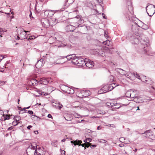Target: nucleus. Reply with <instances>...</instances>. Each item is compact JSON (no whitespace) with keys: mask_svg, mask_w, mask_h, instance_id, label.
I'll return each mask as SVG.
<instances>
[{"mask_svg":"<svg viewBox=\"0 0 155 155\" xmlns=\"http://www.w3.org/2000/svg\"><path fill=\"white\" fill-rule=\"evenodd\" d=\"M130 39V41L133 45L138 44L139 43V41H140L141 45H143L141 46V48H143V51L144 52V53H147V49L145 48L146 47H148L150 45L149 40L148 38L143 36H142L141 37L139 36L138 37L135 36L131 37Z\"/></svg>","mask_w":155,"mask_h":155,"instance_id":"1","label":"nucleus"},{"mask_svg":"<svg viewBox=\"0 0 155 155\" xmlns=\"http://www.w3.org/2000/svg\"><path fill=\"white\" fill-rule=\"evenodd\" d=\"M96 52L98 54V55L104 57L105 56V52L109 53L111 54L113 53L114 52L113 48H109L106 46H103L101 49H96L95 50Z\"/></svg>","mask_w":155,"mask_h":155,"instance_id":"2","label":"nucleus"},{"mask_svg":"<svg viewBox=\"0 0 155 155\" xmlns=\"http://www.w3.org/2000/svg\"><path fill=\"white\" fill-rule=\"evenodd\" d=\"M37 145L35 143H32L26 150V153L28 155H34L36 153Z\"/></svg>","mask_w":155,"mask_h":155,"instance_id":"3","label":"nucleus"},{"mask_svg":"<svg viewBox=\"0 0 155 155\" xmlns=\"http://www.w3.org/2000/svg\"><path fill=\"white\" fill-rule=\"evenodd\" d=\"M146 8L147 13L150 16H152L155 13V5H154L148 4Z\"/></svg>","mask_w":155,"mask_h":155,"instance_id":"4","label":"nucleus"},{"mask_svg":"<svg viewBox=\"0 0 155 155\" xmlns=\"http://www.w3.org/2000/svg\"><path fill=\"white\" fill-rule=\"evenodd\" d=\"M18 36L17 38L18 39L23 40L26 39L27 37L26 36V32L28 31H26L24 30L23 28H19L18 30Z\"/></svg>","mask_w":155,"mask_h":155,"instance_id":"5","label":"nucleus"},{"mask_svg":"<svg viewBox=\"0 0 155 155\" xmlns=\"http://www.w3.org/2000/svg\"><path fill=\"white\" fill-rule=\"evenodd\" d=\"M91 92L88 90H83L81 91L78 94V97H88L91 94Z\"/></svg>","mask_w":155,"mask_h":155,"instance_id":"6","label":"nucleus"},{"mask_svg":"<svg viewBox=\"0 0 155 155\" xmlns=\"http://www.w3.org/2000/svg\"><path fill=\"white\" fill-rule=\"evenodd\" d=\"M114 84H107L102 87V89L106 92L112 90L116 86L114 87L113 86Z\"/></svg>","mask_w":155,"mask_h":155,"instance_id":"7","label":"nucleus"},{"mask_svg":"<svg viewBox=\"0 0 155 155\" xmlns=\"http://www.w3.org/2000/svg\"><path fill=\"white\" fill-rule=\"evenodd\" d=\"M45 62V60L44 58H41L38 60L36 63V67L38 68H39L43 66Z\"/></svg>","mask_w":155,"mask_h":155,"instance_id":"8","label":"nucleus"},{"mask_svg":"<svg viewBox=\"0 0 155 155\" xmlns=\"http://www.w3.org/2000/svg\"><path fill=\"white\" fill-rule=\"evenodd\" d=\"M85 64L84 65L89 68H92L94 66V62L87 58H85Z\"/></svg>","mask_w":155,"mask_h":155,"instance_id":"9","label":"nucleus"},{"mask_svg":"<svg viewBox=\"0 0 155 155\" xmlns=\"http://www.w3.org/2000/svg\"><path fill=\"white\" fill-rule=\"evenodd\" d=\"M85 58L84 59L81 57H79L77 65L81 67H84L85 64Z\"/></svg>","mask_w":155,"mask_h":155,"instance_id":"10","label":"nucleus"},{"mask_svg":"<svg viewBox=\"0 0 155 155\" xmlns=\"http://www.w3.org/2000/svg\"><path fill=\"white\" fill-rule=\"evenodd\" d=\"M126 96L128 97L134 98H136L134 92L132 91H127L126 94Z\"/></svg>","mask_w":155,"mask_h":155,"instance_id":"11","label":"nucleus"},{"mask_svg":"<svg viewBox=\"0 0 155 155\" xmlns=\"http://www.w3.org/2000/svg\"><path fill=\"white\" fill-rule=\"evenodd\" d=\"M130 8V11H129L127 13L125 14V16L127 18H128L130 20H131V18L132 17L133 14V8L131 5L129 6Z\"/></svg>","mask_w":155,"mask_h":155,"instance_id":"12","label":"nucleus"},{"mask_svg":"<svg viewBox=\"0 0 155 155\" xmlns=\"http://www.w3.org/2000/svg\"><path fill=\"white\" fill-rule=\"evenodd\" d=\"M64 87H65V90H62L64 92L71 94H73L74 93V91L73 89L67 86H64Z\"/></svg>","mask_w":155,"mask_h":155,"instance_id":"13","label":"nucleus"},{"mask_svg":"<svg viewBox=\"0 0 155 155\" xmlns=\"http://www.w3.org/2000/svg\"><path fill=\"white\" fill-rule=\"evenodd\" d=\"M53 106L56 108H58L60 110L63 107L62 105L57 101H54L52 103Z\"/></svg>","mask_w":155,"mask_h":155,"instance_id":"14","label":"nucleus"},{"mask_svg":"<svg viewBox=\"0 0 155 155\" xmlns=\"http://www.w3.org/2000/svg\"><path fill=\"white\" fill-rule=\"evenodd\" d=\"M55 12L54 11L51 10H47L44 12L45 14L48 17H51L54 14Z\"/></svg>","mask_w":155,"mask_h":155,"instance_id":"15","label":"nucleus"},{"mask_svg":"<svg viewBox=\"0 0 155 155\" xmlns=\"http://www.w3.org/2000/svg\"><path fill=\"white\" fill-rule=\"evenodd\" d=\"M41 22L42 24L43 25L47 27H48L50 25H53V23H50V19L49 20L46 19L44 21L42 22Z\"/></svg>","mask_w":155,"mask_h":155,"instance_id":"16","label":"nucleus"},{"mask_svg":"<svg viewBox=\"0 0 155 155\" xmlns=\"http://www.w3.org/2000/svg\"><path fill=\"white\" fill-rule=\"evenodd\" d=\"M67 31H73L75 29V26L74 25H70L66 27V28Z\"/></svg>","mask_w":155,"mask_h":155,"instance_id":"17","label":"nucleus"},{"mask_svg":"<svg viewBox=\"0 0 155 155\" xmlns=\"http://www.w3.org/2000/svg\"><path fill=\"white\" fill-rule=\"evenodd\" d=\"M153 132L150 130H148L146 131L144 134H145V136L147 138H150L151 136L153 134Z\"/></svg>","mask_w":155,"mask_h":155,"instance_id":"18","label":"nucleus"},{"mask_svg":"<svg viewBox=\"0 0 155 155\" xmlns=\"http://www.w3.org/2000/svg\"><path fill=\"white\" fill-rule=\"evenodd\" d=\"M38 83L40 84L46 85L48 83V81L45 78H41L38 81Z\"/></svg>","mask_w":155,"mask_h":155,"instance_id":"19","label":"nucleus"},{"mask_svg":"<svg viewBox=\"0 0 155 155\" xmlns=\"http://www.w3.org/2000/svg\"><path fill=\"white\" fill-rule=\"evenodd\" d=\"M75 143L74 144V145L76 146V145H79V146L81 145L82 147H84L85 146L86 143H84L82 144H81L82 143V141L81 140H75Z\"/></svg>","mask_w":155,"mask_h":155,"instance_id":"20","label":"nucleus"},{"mask_svg":"<svg viewBox=\"0 0 155 155\" xmlns=\"http://www.w3.org/2000/svg\"><path fill=\"white\" fill-rule=\"evenodd\" d=\"M78 58L79 57H77L76 55H75V56H74L73 59L72 60V63L74 64L77 65Z\"/></svg>","mask_w":155,"mask_h":155,"instance_id":"21","label":"nucleus"},{"mask_svg":"<svg viewBox=\"0 0 155 155\" xmlns=\"http://www.w3.org/2000/svg\"><path fill=\"white\" fill-rule=\"evenodd\" d=\"M117 71L120 74L122 75H125L126 74V71L121 68H118L117 69Z\"/></svg>","mask_w":155,"mask_h":155,"instance_id":"22","label":"nucleus"},{"mask_svg":"<svg viewBox=\"0 0 155 155\" xmlns=\"http://www.w3.org/2000/svg\"><path fill=\"white\" fill-rule=\"evenodd\" d=\"M64 118L66 120L68 121L71 120L72 119L71 115L68 114H65Z\"/></svg>","mask_w":155,"mask_h":155,"instance_id":"23","label":"nucleus"},{"mask_svg":"<svg viewBox=\"0 0 155 155\" xmlns=\"http://www.w3.org/2000/svg\"><path fill=\"white\" fill-rule=\"evenodd\" d=\"M74 56H75V54L70 55L66 56V57H63V59H67V60H71L72 61V59H73Z\"/></svg>","mask_w":155,"mask_h":155,"instance_id":"24","label":"nucleus"},{"mask_svg":"<svg viewBox=\"0 0 155 155\" xmlns=\"http://www.w3.org/2000/svg\"><path fill=\"white\" fill-rule=\"evenodd\" d=\"M124 75H125V76L127 78H129L130 80H133L132 78V77L133 76V73L130 72H128L127 73L126 72V74Z\"/></svg>","mask_w":155,"mask_h":155,"instance_id":"25","label":"nucleus"},{"mask_svg":"<svg viewBox=\"0 0 155 155\" xmlns=\"http://www.w3.org/2000/svg\"><path fill=\"white\" fill-rule=\"evenodd\" d=\"M134 101L137 103H142L143 102V101L141 100L140 98L138 97H136L134 99Z\"/></svg>","mask_w":155,"mask_h":155,"instance_id":"26","label":"nucleus"},{"mask_svg":"<svg viewBox=\"0 0 155 155\" xmlns=\"http://www.w3.org/2000/svg\"><path fill=\"white\" fill-rule=\"evenodd\" d=\"M38 83V81L36 79H31L30 81L29 84H31L32 86H34L37 84Z\"/></svg>","mask_w":155,"mask_h":155,"instance_id":"27","label":"nucleus"},{"mask_svg":"<svg viewBox=\"0 0 155 155\" xmlns=\"http://www.w3.org/2000/svg\"><path fill=\"white\" fill-rule=\"evenodd\" d=\"M145 83L147 84H152L153 83V81L149 78H147V80H145Z\"/></svg>","mask_w":155,"mask_h":155,"instance_id":"28","label":"nucleus"},{"mask_svg":"<svg viewBox=\"0 0 155 155\" xmlns=\"http://www.w3.org/2000/svg\"><path fill=\"white\" fill-rule=\"evenodd\" d=\"M14 118L16 122L17 123L14 125H18V123H20L18 122V121L21 119V117L18 116H16L14 117Z\"/></svg>","mask_w":155,"mask_h":155,"instance_id":"29","label":"nucleus"},{"mask_svg":"<svg viewBox=\"0 0 155 155\" xmlns=\"http://www.w3.org/2000/svg\"><path fill=\"white\" fill-rule=\"evenodd\" d=\"M102 43L104 45H107L108 46H110L111 45L110 44V42L109 40H107L105 41H103Z\"/></svg>","mask_w":155,"mask_h":155,"instance_id":"30","label":"nucleus"},{"mask_svg":"<svg viewBox=\"0 0 155 155\" xmlns=\"http://www.w3.org/2000/svg\"><path fill=\"white\" fill-rule=\"evenodd\" d=\"M50 23H53V25H54L56 23V20L54 18H51L50 19Z\"/></svg>","mask_w":155,"mask_h":155,"instance_id":"31","label":"nucleus"},{"mask_svg":"<svg viewBox=\"0 0 155 155\" xmlns=\"http://www.w3.org/2000/svg\"><path fill=\"white\" fill-rule=\"evenodd\" d=\"M133 76H134L135 77H136L137 78L140 80L141 79V78L140 77V76L139 75L137 74V73L136 72H134L133 73Z\"/></svg>","mask_w":155,"mask_h":155,"instance_id":"32","label":"nucleus"},{"mask_svg":"<svg viewBox=\"0 0 155 155\" xmlns=\"http://www.w3.org/2000/svg\"><path fill=\"white\" fill-rule=\"evenodd\" d=\"M134 27L133 26L132 27V31L136 35H137L138 34V30L137 28L135 29V30H134L133 29Z\"/></svg>","mask_w":155,"mask_h":155,"instance_id":"33","label":"nucleus"},{"mask_svg":"<svg viewBox=\"0 0 155 155\" xmlns=\"http://www.w3.org/2000/svg\"><path fill=\"white\" fill-rule=\"evenodd\" d=\"M123 139L125 140L124 141V142L125 143L127 144H129L130 143V141L127 139H126V138H124V137H122L120 138V139Z\"/></svg>","mask_w":155,"mask_h":155,"instance_id":"34","label":"nucleus"},{"mask_svg":"<svg viewBox=\"0 0 155 155\" xmlns=\"http://www.w3.org/2000/svg\"><path fill=\"white\" fill-rule=\"evenodd\" d=\"M106 93L104 90L102 89V87L98 91V93L99 94H104Z\"/></svg>","mask_w":155,"mask_h":155,"instance_id":"35","label":"nucleus"},{"mask_svg":"<svg viewBox=\"0 0 155 155\" xmlns=\"http://www.w3.org/2000/svg\"><path fill=\"white\" fill-rule=\"evenodd\" d=\"M54 38L57 41H61L62 40V37L61 36L55 37Z\"/></svg>","mask_w":155,"mask_h":155,"instance_id":"36","label":"nucleus"},{"mask_svg":"<svg viewBox=\"0 0 155 155\" xmlns=\"http://www.w3.org/2000/svg\"><path fill=\"white\" fill-rule=\"evenodd\" d=\"M78 23L79 24H80V25H81V24L84 23V20L83 19H81V18L78 21Z\"/></svg>","mask_w":155,"mask_h":155,"instance_id":"37","label":"nucleus"},{"mask_svg":"<svg viewBox=\"0 0 155 155\" xmlns=\"http://www.w3.org/2000/svg\"><path fill=\"white\" fill-rule=\"evenodd\" d=\"M73 0H66L65 3H68V4H71L74 2Z\"/></svg>","mask_w":155,"mask_h":155,"instance_id":"38","label":"nucleus"},{"mask_svg":"<svg viewBox=\"0 0 155 155\" xmlns=\"http://www.w3.org/2000/svg\"><path fill=\"white\" fill-rule=\"evenodd\" d=\"M35 117L38 118V117L35 115H32L31 116V118L32 120H36Z\"/></svg>","mask_w":155,"mask_h":155,"instance_id":"39","label":"nucleus"},{"mask_svg":"<svg viewBox=\"0 0 155 155\" xmlns=\"http://www.w3.org/2000/svg\"><path fill=\"white\" fill-rule=\"evenodd\" d=\"M73 25L75 26V28L77 27L82 26L80 25V24L78 23V22L74 24Z\"/></svg>","mask_w":155,"mask_h":155,"instance_id":"40","label":"nucleus"},{"mask_svg":"<svg viewBox=\"0 0 155 155\" xmlns=\"http://www.w3.org/2000/svg\"><path fill=\"white\" fill-rule=\"evenodd\" d=\"M147 78H146V76H143V77L141 78V80L143 82H144L145 83V80H147Z\"/></svg>","mask_w":155,"mask_h":155,"instance_id":"41","label":"nucleus"},{"mask_svg":"<svg viewBox=\"0 0 155 155\" xmlns=\"http://www.w3.org/2000/svg\"><path fill=\"white\" fill-rule=\"evenodd\" d=\"M4 118H5L4 120H6L9 119H10V115H7L5 116Z\"/></svg>","mask_w":155,"mask_h":155,"instance_id":"42","label":"nucleus"},{"mask_svg":"<svg viewBox=\"0 0 155 155\" xmlns=\"http://www.w3.org/2000/svg\"><path fill=\"white\" fill-rule=\"evenodd\" d=\"M142 28L145 30L147 29L148 28V26L146 25H145L142 26Z\"/></svg>","mask_w":155,"mask_h":155,"instance_id":"43","label":"nucleus"},{"mask_svg":"<svg viewBox=\"0 0 155 155\" xmlns=\"http://www.w3.org/2000/svg\"><path fill=\"white\" fill-rule=\"evenodd\" d=\"M40 94L43 95H47L48 94L47 93H45L44 92L42 91L40 92Z\"/></svg>","mask_w":155,"mask_h":155,"instance_id":"44","label":"nucleus"},{"mask_svg":"<svg viewBox=\"0 0 155 155\" xmlns=\"http://www.w3.org/2000/svg\"><path fill=\"white\" fill-rule=\"evenodd\" d=\"M86 140H87V143H89L90 142H91L92 139L90 138H88L86 139Z\"/></svg>","mask_w":155,"mask_h":155,"instance_id":"45","label":"nucleus"},{"mask_svg":"<svg viewBox=\"0 0 155 155\" xmlns=\"http://www.w3.org/2000/svg\"><path fill=\"white\" fill-rule=\"evenodd\" d=\"M150 138L152 140H155V136L153 135V133Z\"/></svg>","mask_w":155,"mask_h":155,"instance_id":"46","label":"nucleus"},{"mask_svg":"<svg viewBox=\"0 0 155 155\" xmlns=\"http://www.w3.org/2000/svg\"><path fill=\"white\" fill-rule=\"evenodd\" d=\"M91 143H86L85 145V147L87 148H88L90 146H91Z\"/></svg>","mask_w":155,"mask_h":155,"instance_id":"47","label":"nucleus"},{"mask_svg":"<svg viewBox=\"0 0 155 155\" xmlns=\"http://www.w3.org/2000/svg\"><path fill=\"white\" fill-rule=\"evenodd\" d=\"M97 147V145L96 144L92 145L90 146V147L91 148H93L95 147Z\"/></svg>","mask_w":155,"mask_h":155,"instance_id":"48","label":"nucleus"},{"mask_svg":"<svg viewBox=\"0 0 155 155\" xmlns=\"http://www.w3.org/2000/svg\"><path fill=\"white\" fill-rule=\"evenodd\" d=\"M35 36H30L29 39L31 40H32L33 39H35Z\"/></svg>","mask_w":155,"mask_h":155,"instance_id":"49","label":"nucleus"},{"mask_svg":"<svg viewBox=\"0 0 155 155\" xmlns=\"http://www.w3.org/2000/svg\"><path fill=\"white\" fill-rule=\"evenodd\" d=\"M28 112L31 115H32L33 114V112L31 110H28Z\"/></svg>","mask_w":155,"mask_h":155,"instance_id":"50","label":"nucleus"},{"mask_svg":"<svg viewBox=\"0 0 155 155\" xmlns=\"http://www.w3.org/2000/svg\"><path fill=\"white\" fill-rule=\"evenodd\" d=\"M102 15L103 16V17L105 19H107V17L104 14V13H103L102 14Z\"/></svg>","mask_w":155,"mask_h":155,"instance_id":"51","label":"nucleus"},{"mask_svg":"<svg viewBox=\"0 0 155 155\" xmlns=\"http://www.w3.org/2000/svg\"><path fill=\"white\" fill-rule=\"evenodd\" d=\"M30 106L28 107H27L24 108H23V109L21 110V111H25L26 110L25 109H28L30 108Z\"/></svg>","mask_w":155,"mask_h":155,"instance_id":"52","label":"nucleus"},{"mask_svg":"<svg viewBox=\"0 0 155 155\" xmlns=\"http://www.w3.org/2000/svg\"><path fill=\"white\" fill-rule=\"evenodd\" d=\"M5 57H4V56H3L2 55H0V62L2 60V59H3Z\"/></svg>","mask_w":155,"mask_h":155,"instance_id":"53","label":"nucleus"},{"mask_svg":"<svg viewBox=\"0 0 155 155\" xmlns=\"http://www.w3.org/2000/svg\"><path fill=\"white\" fill-rule=\"evenodd\" d=\"M66 46V45H65L64 44H63L62 45H60L58 46V48H59L61 47H64L65 46Z\"/></svg>","mask_w":155,"mask_h":155,"instance_id":"54","label":"nucleus"},{"mask_svg":"<svg viewBox=\"0 0 155 155\" xmlns=\"http://www.w3.org/2000/svg\"><path fill=\"white\" fill-rule=\"evenodd\" d=\"M105 140H100L99 142L102 143H105Z\"/></svg>","mask_w":155,"mask_h":155,"instance_id":"55","label":"nucleus"},{"mask_svg":"<svg viewBox=\"0 0 155 155\" xmlns=\"http://www.w3.org/2000/svg\"><path fill=\"white\" fill-rule=\"evenodd\" d=\"M107 32L105 31H104V36L106 38H107L108 37L107 33H106Z\"/></svg>","mask_w":155,"mask_h":155,"instance_id":"56","label":"nucleus"},{"mask_svg":"<svg viewBox=\"0 0 155 155\" xmlns=\"http://www.w3.org/2000/svg\"><path fill=\"white\" fill-rule=\"evenodd\" d=\"M106 105L107 106H110L111 103L107 102L106 103Z\"/></svg>","mask_w":155,"mask_h":155,"instance_id":"57","label":"nucleus"},{"mask_svg":"<svg viewBox=\"0 0 155 155\" xmlns=\"http://www.w3.org/2000/svg\"><path fill=\"white\" fill-rule=\"evenodd\" d=\"M48 117L49 118H52V115L50 114H49L48 115Z\"/></svg>","mask_w":155,"mask_h":155,"instance_id":"58","label":"nucleus"},{"mask_svg":"<svg viewBox=\"0 0 155 155\" xmlns=\"http://www.w3.org/2000/svg\"><path fill=\"white\" fill-rule=\"evenodd\" d=\"M115 104H114V103H111V105H110V106L111 107H112L115 106Z\"/></svg>","mask_w":155,"mask_h":155,"instance_id":"59","label":"nucleus"},{"mask_svg":"<svg viewBox=\"0 0 155 155\" xmlns=\"http://www.w3.org/2000/svg\"><path fill=\"white\" fill-rule=\"evenodd\" d=\"M36 154V155H41V154L39 153V152H38L37 150H36V153H35V154Z\"/></svg>","mask_w":155,"mask_h":155,"instance_id":"60","label":"nucleus"},{"mask_svg":"<svg viewBox=\"0 0 155 155\" xmlns=\"http://www.w3.org/2000/svg\"><path fill=\"white\" fill-rule=\"evenodd\" d=\"M13 129V127H8V130H12Z\"/></svg>","mask_w":155,"mask_h":155,"instance_id":"61","label":"nucleus"},{"mask_svg":"<svg viewBox=\"0 0 155 155\" xmlns=\"http://www.w3.org/2000/svg\"><path fill=\"white\" fill-rule=\"evenodd\" d=\"M32 127V126L31 125H29L28 126L27 128L28 129L30 130V128H31Z\"/></svg>","mask_w":155,"mask_h":155,"instance_id":"62","label":"nucleus"},{"mask_svg":"<svg viewBox=\"0 0 155 155\" xmlns=\"http://www.w3.org/2000/svg\"><path fill=\"white\" fill-rule=\"evenodd\" d=\"M101 126H98L97 127V129L98 130H101Z\"/></svg>","mask_w":155,"mask_h":155,"instance_id":"63","label":"nucleus"},{"mask_svg":"<svg viewBox=\"0 0 155 155\" xmlns=\"http://www.w3.org/2000/svg\"><path fill=\"white\" fill-rule=\"evenodd\" d=\"M119 146L120 147H123V146H124V145L123 144H120L119 145Z\"/></svg>","mask_w":155,"mask_h":155,"instance_id":"64","label":"nucleus"}]
</instances>
